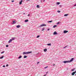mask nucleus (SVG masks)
I'll use <instances>...</instances> for the list:
<instances>
[{"label":"nucleus","mask_w":76,"mask_h":76,"mask_svg":"<svg viewBox=\"0 0 76 76\" xmlns=\"http://www.w3.org/2000/svg\"><path fill=\"white\" fill-rule=\"evenodd\" d=\"M73 60H74V58H71L70 61H64L63 62V63H64L65 64L67 63H70V62L73 61Z\"/></svg>","instance_id":"obj_1"},{"label":"nucleus","mask_w":76,"mask_h":76,"mask_svg":"<svg viewBox=\"0 0 76 76\" xmlns=\"http://www.w3.org/2000/svg\"><path fill=\"white\" fill-rule=\"evenodd\" d=\"M32 53V52H24L23 53V54H31Z\"/></svg>","instance_id":"obj_2"},{"label":"nucleus","mask_w":76,"mask_h":76,"mask_svg":"<svg viewBox=\"0 0 76 76\" xmlns=\"http://www.w3.org/2000/svg\"><path fill=\"white\" fill-rule=\"evenodd\" d=\"M46 26V25L43 24H42L41 25H40L39 26V27L40 28H41V27H42V26Z\"/></svg>","instance_id":"obj_3"},{"label":"nucleus","mask_w":76,"mask_h":76,"mask_svg":"<svg viewBox=\"0 0 76 76\" xmlns=\"http://www.w3.org/2000/svg\"><path fill=\"white\" fill-rule=\"evenodd\" d=\"M76 73V71H75V72H73L72 73V76H74V75H75V73Z\"/></svg>","instance_id":"obj_4"},{"label":"nucleus","mask_w":76,"mask_h":76,"mask_svg":"<svg viewBox=\"0 0 76 76\" xmlns=\"http://www.w3.org/2000/svg\"><path fill=\"white\" fill-rule=\"evenodd\" d=\"M67 32H68V31L67 30L64 31V34H66V33H67Z\"/></svg>","instance_id":"obj_5"},{"label":"nucleus","mask_w":76,"mask_h":76,"mask_svg":"<svg viewBox=\"0 0 76 76\" xmlns=\"http://www.w3.org/2000/svg\"><path fill=\"white\" fill-rule=\"evenodd\" d=\"M53 35H57V32L55 31L53 33Z\"/></svg>","instance_id":"obj_6"},{"label":"nucleus","mask_w":76,"mask_h":76,"mask_svg":"<svg viewBox=\"0 0 76 76\" xmlns=\"http://www.w3.org/2000/svg\"><path fill=\"white\" fill-rule=\"evenodd\" d=\"M16 27L17 28H19L20 27V25H18Z\"/></svg>","instance_id":"obj_7"},{"label":"nucleus","mask_w":76,"mask_h":76,"mask_svg":"<svg viewBox=\"0 0 76 76\" xmlns=\"http://www.w3.org/2000/svg\"><path fill=\"white\" fill-rule=\"evenodd\" d=\"M12 41V39H10V40L8 42V43H10Z\"/></svg>","instance_id":"obj_8"},{"label":"nucleus","mask_w":76,"mask_h":76,"mask_svg":"<svg viewBox=\"0 0 76 76\" xmlns=\"http://www.w3.org/2000/svg\"><path fill=\"white\" fill-rule=\"evenodd\" d=\"M47 45L49 46H51V43H49L47 44Z\"/></svg>","instance_id":"obj_9"},{"label":"nucleus","mask_w":76,"mask_h":76,"mask_svg":"<svg viewBox=\"0 0 76 76\" xmlns=\"http://www.w3.org/2000/svg\"><path fill=\"white\" fill-rule=\"evenodd\" d=\"M23 0H21V1L20 2L19 4H22V1Z\"/></svg>","instance_id":"obj_10"},{"label":"nucleus","mask_w":76,"mask_h":76,"mask_svg":"<svg viewBox=\"0 0 76 76\" xmlns=\"http://www.w3.org/2000/svg\"><path fill=\"white\" fill-rule=\"evenodd\" d=\"M47 51V49L45 48L44 49V52H46Z\"/></svg>","instance_id":"obj_11"},{"label":"nucleus","mask_w":76,"mask_h":76,"mask_svg":"<svg viewBox=\"0 0 76 76\" xmlns=\"http://www.w3.org/2000/svg\"><path fill=\"white\" fill-rule=\"evenodd\" d=\"M16 22H15V21H13L12 23L13 24H15V23H16Z\"/></svg>","instance_id":"obj_12"},{"label":"nucleus","mask_w":76,"mask_h":76,"mask_svg":"<svg viewBox=\"0 0 76 76\" xmlns=\"http://www.w3.org/2000/svg\"><path fill=\"white\" fill-rule=\"evenodd\" d=\"M28 20H25V22H28Z\"/></svg>","instance_id":"obj_13"},{"label":"nucleus","mask_w":76,"mask_h":76,"mask_svg":"<svg viewBox=\"0 0 76 76\" xmlns=\"http://www.w3.org/2000/svg\"><path fill=\"white\" fill-rule=\"evenodd\" d=\"M37 8H39V5H37Z\"/></svg>","instance_id":"obj_14"},{"label":"nucleus","mask_w":76,"mask_h":76,"mask_svg":"<svg viewBox=\"0 0 76 76\" xmlns=\"http://www.w3.org/2000/svg\"><path fill=\"white\" fill-rule=\"evenodd\" d=\"M22 58V56H20L18 57V58L20 59V58Z\"/></svg>","instance_id":"obj_15"},{"label":"nucleus","mask_w":76,"mask_h":76,"mask_svg":"<svg viewBox=\"0 0 76 76\" xmlns=\"http://www.w3.org/2000/svg\"><path fill=\"white\" fill-rule=\"evenodd\" d=\"M27 57V56H24L23 57L24 58H26Z\"/></svg>","instance_id":"obj_16"},{"label":"nucleus","mask_w":76,"mask_h":76,"mask_svg":"<svg viewBox=\"0 0 76 76\" xmlns=\"http://www.w3.org/2000/svg\"><path fill=\"white\" fill-rule=\"evenodd\" d=\"M68 16V14H66L64 15V16Z\"/></svg>","instance_id":"obj_17"},{"label":"nucleus","mask_w":76,"mask_h":76,"mask_svg":"<svg viewBox=\"0 0 76 76\" xmlns=\"http://www.w3.org/2000/svg\"><path fill=\"white\" fill-rule=\"evenodd\" d=\"M55 27H57V25H54L53 26V28H55Z\"/></svg>","instance_id":"obj_18"},{"label":"nucleus","mask_w":76,"mask_h":76,"mask_svg":"<svg viewBox=\"0 0 76 76\" xmlns=\"http://www.w3.org/2000/svg\"><path fill=\"white\" fill-rule=\"evenodd\" d=\"M15 38L14 37H13L11 40H12V41H13V40H15Z\"/></svg>","instance_id":"obj_19"},{"label":"nucleus","mask_w":76,"mask_h":76,"mask_svg":"<svg viewBox=\"0 0 76 76\" xmlns=\"http://www.w3.org/2000/svg\"><path fill=\"white\" fill-rule=\"evenodd\" d=\"M4 57V56H2L1 57H0V59H1L3 58Z\"/></svg>","instance_id":"obj_20"},{"label":"nucleus","mask_w":76,"mask_h":76,"mask_svg":"<svg viewBox=\"0 0 76 76\" xmlns=\"http://www.w3.org/2000/svg\"><path fill=\"white\" fill-rule=\"evenodd\" d=\"M53 22V20H51V21H48V22H49V23H51Z\"/></svg>","instance_id":"obj_21"},{"label":"nucleus","mask_w":76,"mask_h":76,"mask_svg":"<svg viewBox=\"0 0 76 76\" xmlns=\"http://www.w3.org/2000/svg\"><path fill=\"white\" fill-rule=\"evenodd\" d=\"M60 3L59 2H58L56 4H58H58H60Z\"/></svg>","instance_id":"obj_22"},{"label":"nucleus","mask_w":76,"mask_h":76,"mask_svg":"<svg viewBox=\"0 0 76 76\" xmlns=\"http://www.w3.org/2000/svg\"><path fill=\"white\" fill-rule=\"evenodd\" d=\"M68 46H66L65 47H64V48H66V47H67Z\"/></svg>","instance_id":"obj_23"},{"label":"nucleus","mask_w":76,"mask_h":76,"mask_svg":"<svg viewBox=\"0 0 76 76\" xmlns=\"http://www.w3.org/2000/svg\"><path fill=\"white\" fill-rule=\"evenodd\" d=\"M44 28H43L42 29V31H44Z\"/></svg>","instance_id":"obj_24"},{"label":"nucleus","mask_w":76,"mask_h":76,"mask_svg":"<svg viewBox=\"0 0 76 76\" xmlns=\"http://www.w3.org/2000/svg\"><path fill=\"white\" fill-rule=\"evenodd\" d=\"M74 70H75V68H74V69L71 70V71H74Z\"/></svg>","instance_id":"obj_25"},{"label":"nucleus","mask_w":76,"mask_h":76,"mask_svg":"<svg viewBox=\"0 0 76 76\" xmlns=\"http://www.w3.org/2000/svg\"><path fill=\"white\" fill-rule=\"evenodd\" d=\"M39 36L38 35L37 36V38H39Z\"/></svg>","instance_id":"obj_26"},{"label":"nucleus","mask_w":76,"mask_h":76,"mask_svg":"<svg viewBox=\"0 0 76 76\" xmlns=\"http://www.w3.org/2000/svg\"><path fill=\"white\" fill-rule=\"evenodd\" d=\"M4 51H2L1 53V54H3V53H4Z\"/></svg>","instance_id":"obj_27"},{"label":"nucleus","mask_w":76,"mask_h":76,"mask_svg":"<svg viewBox=\"0 0 76 76\" xmlns=\"http://www.w3.org/2000/svg\"><path fill=\"white\" fill-rule=\"evenodd\" d=\"M6 47H9V45H6Z\"/></svg>","instance_id":"obj_28"},{"label":"nucleus","mask_w":76,"mask_h":76,"mask_svg":"<svg viewBox=\"0 0 76 76\" xmlns=\"http://www.w3.org/2000/svg\"><path fill=\"white\" fill-rule=\"evenodd\" d=\"M59 23H59V22H58L57 23V25H58L59 24Z\"/></svg>","instance_id":"obj_29"},{"label":"nucleus","mask_w":76,"mask_h":76,"mask_svg":"<svg viewBox=\"0 0 76 76\" xmlns=\"http://www.w3.org/2000/svg\"><path fill=\"white\" fill-rule=\"evenodd\" d=\"M6 67H7L8 66H9V65L7 64L6 65Z\"/></svg>","instance_id":"obj_30"},{"label":"nucleus","mask_w":76,"mask_h":76,"mask_svg":"<svg viewBox=\"0 0 76 76\" xmlns=\"http://www.w3.org/2000/svg\"><path fill=\"white\" fill-rule=\"evenodd\" d=\"M58 13H60V11H58Z\"/></svg>","instance_id":"obj_31"},{"label":"nucleus","mask_w":76,"mask_h":76,"mask_svg":"<svg viewBox=\"0 0 76 76\" xmlns=\"http://www.w3.org/2000/svg\"><path fill=\"white\" fill-rule=\"evenodd\" d=\"M6 67V66H5V65H3V67Z\"/></svg>","instance_id":"obj_32"},{"label":"nucleus","mask_w":76,"mask_h":76,"mask_svg":"<svg viewBox=\"0 0 76 76\" xmlns=\"http://www.w3.org/2000/svg\"><path fill=\"white\" fill-rule=\"evenodd\" d=\"M47 67H48V66H47L46 67H45V69H46V68H47Z\"/></svg>","instance_id":"obj_33"},{"label":"nucleus","mask_w":76,"mask_h":76,"mask_svg":"<svg viewBox=\"0 0 76 76\" xmlns=\"http://www.w3.org/2000/svg\"><path fill=\"white\" fill-rule=\"evenodd\" d=\"M48 31H50V28L48 29Z\"/></svg>","instance_id":"obj_34"},{"label":"nucleus","mask_w":76,"mask_h":76,"mask_svg":"<svg viewBox=\"0 0 76 76\" xmlns=\"http://www.w3.org/2000/svg\"><path fill=\"white\" fill-rule=\"evenodd\" d=\"M76 6V4H75L74 5V6Z\"/></svg>","instance_id":"obj_35"},{"label":"nucleus","mask_w":76,"mask_h":76,"mask_svg":"<svg viewBox=\"0 0 76 76\" xmlns=\"http://www.w3.org/2000/svg\"><path fill=\"white\" fill-rule=\"evenodd\" d=\"M30 16V14H28V16Z\"/></svg>","instance_id":"obj_36"},{"label":"nucleus","mask_w":76,"mask_h":76,"mask_svg":"<svg viewBox=\"0 0 76 76\" xmlns=\"http://www.w3.org/2000/svg\"><path fill=\"white\" fill-rule=\"evenodd\" d=\"M39 62H37V64H39Z\"/></svg>","instance_id":"obj_37"},{"label":"nucleus","mask_w":76,"mask_h":76,"mask_svg":"<svg viewBox=\"0 0 76 76\" xmlns=\"http://www.w3.org/2000/svg\"><path fill=\"white\" fill-rule=\"evenodd\" d=\"M12 1L13 2H14V1L13 0Z\"/></svg>","instance_id":"obj_38"},{"label":"nucleus","mask_w":76,"mask_h":76,"mask_svg":"<svg viewBox=\"0 0 76 76\" xmlns=\"http://www.w3.org/2000/svg\"><path fill=\"white\" fill-rule=\"evenodd\" d=\"M59 7H62V6H61V5H60L59 6Z\"/></svg>","instance_id":"obj_39"},{"label":"nucleus","mask_w":76,"mask_h":76,"mask_svg":"<svg viewBox=\"0 0 76 76\" xmlns=\"http://www.w3.org/2000/svg\"><path fill=\"white\" fill-rule=\"evenodd\" d=\"M38 54H39V53H38L37 54H36V55H38Z\"/></svg>","instance_id":"obj_40"},{"label":"nucleus","mask_w":76,"mask_h":76,"mask_svg":"<svg viewBox=\"0 0 76 76\" xmlns=\"http://www.w3.org/2000/svg\"><path fill=\"white\" fill-rule=\"evenodd\" d=\"M55 65H56L55 64H53V66H55Z\"/></svg>","instance_id":"obj_41"},{"label":"nucleus","mask_w":76,"mask_h":76,"mask_svg":"<svg viewBox=\"0 0 76 76\" xmlns=\"http://www.w3.org/2000/svg\"><path fill=\"white\" fill-rule=\"evenodd\" d=\"M48 73V72H46V73Z\"/></svg>","instance_id":"obj_42"},{"label":"nucleus","mask_w":76,"mask_h":76,"mask_svg":"<svg viewBox=\"0 0 76 76\" xmlns=\"http://www.w3.org/2000/svg\"><path fill=\"white\" fill-rule=\"evenodd\" d=\"M43 0L44 2V1H45V0Z\"/></svg>","instance_id":"obj_43"},{"label":"nucleus","mask_w":76,"mask_h":76,"mask_svg":"<svg viewBox=\"0 0 76 76\" xmlns=\"http://www.w3.org/2000/svg\"><path fill=\"white\" fill-rule=\"evenodd\" d=\"M46 76V75H44L43 76Z\"/></svg>","instance_id":"obj_44"},{"label":"nucleus","mask_w":76,"mask_h":76,"mask_svg":"<svg viewBox=\"0 0 76 76\" xmlns=\"http://www.w3.org/2000/svg\"><path fill=\"white\" fill-rule=\"evenodd\" d=\"M29 0H27V1H29Z\"/></svg>","instance_id":"obj_45"},{"label":"nucleus","mask_w":76,"mask_h":76,"mask_svg":"<svg viewBox=\"0 0 76 76\" xmlns=\"http://www.w3.org/2000/svg\"><path fill=\"white\" fill-rule=\"evenodd\" d=\"M42 1H41V2Z\"/></svg>","instance_id":"obj_46"},{"label":"nucleus","mask_w":76,"mask_h":76,"mask_svg":"<svg viewBox=\"0 0 76 76\" xmlns=\"http://www.w3.org/2000/svg\"><path fill=\"white\" fill-rule=\"evenodd\" d=\"M24 14H25V13H24Z\"/></svg>","instance_id":"obj_47"},{"label":"nucleus","mask_w":76,"mask_h":76,"mask_svg":"<svg viewBox=\"0 0 76 76\" xmlns=\"http://www.w3.org/2000/svg\"><path fill=\"white\" fill-rule=\"evenodd\" d=\"M75 75H76V74Z\"/></svg>","instance_id":"obj_48"}]
</instances>
